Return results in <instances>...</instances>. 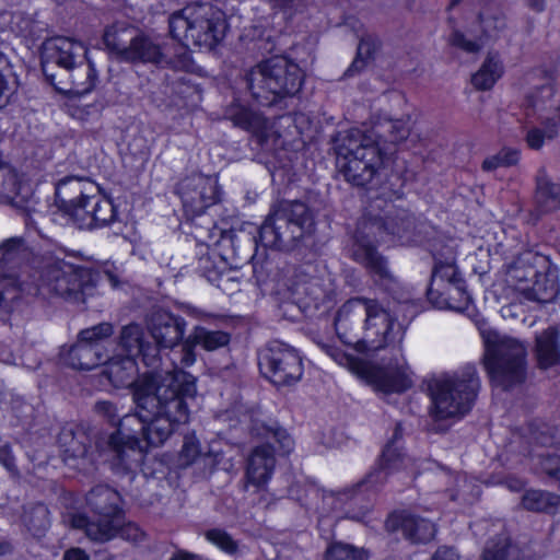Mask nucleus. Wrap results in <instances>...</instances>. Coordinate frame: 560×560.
Here are the masks:
<instances>
[{
    "label": "nucleus",
    "mask_w": 560,
    "mask_h": 560,
    "mask_svg": "<svg viewBox=\"0 0 560 560\" xmlns=\"http://www.w3.org/2000/svg\"><path fill=\"white\" fill-rule=\"evenodd\" d=\"M485 345L483 365L491 382L509 389L525 380L526 347L517 339L491 329H480Z\"/></svg>",
    "instance_id": "obj_8"
},
{
    "label": "nucleus",
    "mask_w": 560,
    "mask_h": 560,
    "mask_svg": "<svg viewBox=\"0 0 560 560\" xmlns=\"http://www.w3.org/2000/svg\"><path fill=\"white\" fill-rule=\"evenodd\" d=\"M503 166H512L517 163L520 159V152L515 149L505 148L499 152Z\"/></svg>",
    "instance_id": "obj_61"
},
{
    "label": "nucleus",
    "mask_w": 560,
    "mask_h": 560,
    "mask_svg": "<svg viewBox=\"0 0 560 560\" xmlns=\"http://www.w3.org/2000/svg\"><path fill=\"white\" fill-rule=\"evenodd\" d=\"M320 348L338 364L358 369L368 383L383 393H402L412 385L409 366L404 363L396 366H374L358 362L352 355L342 352L335 346L319 343Z\"/></svg>",
    "instance_id": "obj_11"
},
{
    "label": "nucleus",
    "mask_w": 560,
    "mask_h": 560,
    "mask_svg": "<svg viewBox=\"0 0 560 560\" xmlns=\"http://www.w3.org/2000/svg\"><path fill=\"white\" fill-rule=\"evenodd\" d=\"M103 374L107 377L110 384L115 387H129L137 386L139 383L145 380H152L155 377L163 376V374L144 376L142 380L136 382V377L138 374V366L136 363V359L128 355H116L110 359H106Z\"/></svg>",
    "instance_id": "obj_25"
},
{
    "label": "nucleus",
    "mask_w": 560,
    "mask_h": 560,
    "mask_svg": "<svg viewBox=\"0 0 560 560\" xmlns=\"http://www.w3.org/2000/svg\"><path fill=\"white\" fill-rule=\"evenodd\" d=\"M48 81L60 93L82 96L95 88L97 71L94 63L86 56L82 61L74 63L68 69L49 73Z\"/></svg>",
    "instance_id": "obj_16"
},
{
    "label": "nucleus",
    "mask_w": 560,
    "mask_h": 560,
    "mask_svg": "<svg viewBox=\"0 0 560 560\" xmlns=\"http://www.w3.org/2000/svg\"><path fill=\"white\" fill-rule=\"evenodd\" d=\"M504 74V65L498 52H488L480 68L471 75V84L478 91H489Z\"/></svg>",
    "instance_id": "obj_33"
},
{
    "label": "nucleus",
    "mask_w": 560,
    "mask_h": 560,
    "mask_svg": "<svg viewBox=\"0 0 560 560\" xmlns=\"http://www.w3.org/2000/svg\"><path fill=\"white\" fill-rule=\"evenodd\" d=\"M560 498L542 490H528L522 497L524 509L533 512H548L559 504Z\"/></svg>",
    "instance_id": "obj_44"
},
{
    "label": "nucleus",
    "mask_w": 560,
    "mask_h": 560,
    "mask_svg": "<svg viewBox=\"0 0 560 560\" xmlns=\"http://www.w3.org/2000/svg\"><path fill=\"white\" fill-rule=\"evenodd\" d=\"M258 364L261 373L277 386L298 383L304 372L298 350L280 341H272L260 351Z\"/></svg>",
    "instance_id": "obj_12"
},
{
    "label": "nucleus",
    "mask_w": 560,
    "mask_h": 560,
    "mask_svg": "<svg viewBox=\"0 0 560 560\" xmlns=\"http://www.w3.org/2000/svg\"><path fill=\"white\" fill-rule=\"evenodd\" d=\"M63 560H90V557L83 549L73 547L65 551Z\"/></svg>",
    "instance_id": "obj_62"
},
{
    "label": "nucleus",
    "mask_w": 560,
    "mask_h": 560,
    "mask_svg": "<svg viewBox=\"0 0 560 560\" xmlns=\"http://www.w3.org/2000/svg\"><path fill=\"white\" fill-rule=\"evenodd\" d=\"M171 35L184 46L213 49L225 36L224 13L210 3H195L171 14Z\"/></svg>",
    "instance_id": "obj_5"
},
{
    "label": "nucleus",
    "mask_w": 560,
    "mask_h": 560,
    "mask_svg": "<svg viewBox=\"0 0 560 560\" xmlns=\"http://www.w3.org/2000/svg\"><path fill=\"white\" fill-rule=\"evenodd\" d=\"M125 61L150 62L160 66L172 63L167 59L163 47L153 42L150 37L138 33L135 36L130 50L127 52Z\"/></svg>",
    "instance_id": "obj_31"
},
{
    "label": "nucleus",
    "mask_w": 560,
    "mask_h": 560,
    "mask_svg": "<svg viewBox=\"0 0 560 560\" xmlns=\"http://www.w3.org/2000/svg\"><path fill=\"white\" fill-rule=\"evenodd\" d=\"M114 332L109 323H101L93 327L83 329L78 336V340L89 343L93 348H104L102 342L109 338Z\"/></svg>",
    "instance_id": "obj_48"
},
{
    "label": "nucleus",
    "mask_w": 560,
    "mask_h": 560,
    "mask_svg": "<svg viewBox=\"0 0 560 560\" xmlns=\"http://www.w3.org/2000/svg\"><path fill=\"white\" fill-rule=\"evenodd\" d=\"M231 341V335L223 330H211L205 326H195L188 337L183 341L179 363L190 366L196 362V346L206 351H215L226 347Z\"/></svg>",
    "instance_id": "obj_22"
},
{
    "label": "nucleus",
    "mask_w": 560,
    "mask_h": 560,
    "mask_svg": "<svg viewBox=\"0 0 560 560\" xmlns=\"http://www.w3.org/2000/svg\"><path fill=\"white\" fill-rule=\"evenodd\" d=\"M402 438V430L400 424H397L393 434L392 440L385 445L377 467L372 470L363 483L370 488H377L387 480V476L390 472L405 469L410 464V458L402 452L400 440Z\"/></svg>",
    "instance_id": "obj_19"
},
{
    "label": "nucleus",
    "mask_w": 560,
    "mask_h": 560,
    "mask_svg": "<svg viewBox=\"0 0 560 560\" xmlns=\"http://www.w3.org/2000/svg\"><path fill=\"white\" fill-rule=\"evenodd\" d=\"M380 228L399 240L410 241L415 230V218L404 209H390L380 220Z\"/></svg>",
    "instance_id": "obj_36"
},
{
    "label": "nucleus",
    "mask_w": 560,
    "mask_h": 560,
    "mask_svg": "<svg viewBox=\"0 0 560 560\" xmlns=\"http://www.w3.org/2000/svg\"><path fill=\"white\" fill-rule=\"evenodd\" d=\"M107 359L104 348H93L78 340L69 350L67 361L69 365L78 370H92L101 365Z\"/></svg>",
    "instance_id": "obj_34"
},
{
    "label": "nucleus",
    "mask_w": 560,
    "mask_h": 560,
    "mask_svg": "<svg viewBox=\"0 0 560 560\" xmlns=\"http://www.w3.org/2000/svg\"><path fill=\"white\" fill-rule=\"evenodd\" d=\"M522 294L529 301L539 303L552 302L559 294L558 283L546 273L538 272L528 285H522Z\"/></svg>",
    "instance_id": "obj_40"
},
{
    "label": "nucleus",
    "mask_w": 560,
    "mask_h": 560,
    "mask_svg": "<svg viewBox=\"0 0 560 560\" xmlns=\"http://www.w3.org/2000/svg\"><path fill=\"white\" fill-rule=\"evenodd\" d=\"M16 89V81L14 75H7L0 78V108L3 107L13 95Z\"/></svg>",
    "instance_id": "obj_56"
},
{
    "label": "nucleus",
    "mask_w": 560,
    "mask_h": 560,
    "mask_svg": "<svg viewBox=\"0 0 560 560\" xmlns=\"http://www.w3.org/2000/svg\"><path fill=\"white\" fill-rule=\"evenodd\" d=\"M196 395V377L178 368L139 383L133 388L138 411L118 419L117 436L126 440L130 448H141L142 441L150 446L162 445L189 422L190 401Z\"/></svg>",
    "instance_id": "obj_1"
},
{
    "label": "nucleus",
    "mask_w": 560,
    "mask_h": 560,
    "mask_svg": "<svg viewBox=\"0 0 560 560\" xmlns=\"http://www.w3.org/2000/svg\"><path fill=\"white\" fill-rule=\"evenodd\" d=\"M137 32L135 27L125 23L114 24L105 31L104 44L121 60H126Z\"/></svg>",
    "instance_id": "obj_37"
},
{
    "label": "nucleus",
    "mask_w": 560,
    "mask_h": 560,
    "mask_svg": "<svg viewBox=\"0 0 560 560\" xmlns=\"http://www.w3.org/2000/svg\"><path fill=\"white\" fill-rule=\"evenodd\" d=\"M314 217L301 201H281L273 206L258 233L262 246L291 250L313 232Z\"/></svg>",
    "instance_id": "obj_6"
},
{
    "label": "nucleus",
    "mask_w": 560,
    "mask_h": 560,
    "mask_svg": "<svg viewBox=\"0 0 560 560\" xmlns=\"http://www.w3.org/2000/svg\"><path fill=\"white\" fill-rule=\"evenodd\" d=\"M116 536H119L127 541L137 544L144 539L145 534L137 524L132 522H125L124 516L118 526Z\"/></svg>",
    "instance_id": "obj_50"
},
{
    "label": "nucleus",
    "mask_w": 560,
    "mask_h": 560,
    "mask_svg": "<svg viewBox=\"0 0 560 560\" xmlns=\"http://www.w3.org/2000/svg\"><path fill=\"white\" fill-rule=\"evenodd\" d=\"M177 191L184 208L192 215L202 214L207 208L219 200L217 179L202 174H192L182 179Z\"/></svg>",
    "instance_id": "obj_15"
},
{
    "label": "nucleus",
    "mask_w": 560,
    "mask_h": 560,
    "mask_svg": "<svg viewBox=\"0 0 560 560\" xmlns=\"http://www.w3.org/2000/svg\"><path fill=\"white\" fill-rule=\"evenodd\" d=\"M97 275L89 267L55 256L43 259L36 277L22 291L43 300L83 304L94 295Z\"/></svg>",
    "instance_id": "obj_3"
},
{
    "label": "nucleus",
    "mask_w": 560,
    "mask_h": 560,
    "mask_svg": "<svg viewBox=\"0 0 560 560\" xmlns=\"http://www.w3.org/2000/svg\"><path fill=\"white\" fill-rule=\"evenodd\" d=\"M431 560H460V556L455 548L441 546L433 553Z\"/></svg>",
    "instance_id": "obj_60"
},
{
    "label": "nucleus",
    "mask_w": 560,
    "mask_h": 560,
    "mask_svg": "<svg viewBox=\"0 0 560 560\" xmlns=\"http://www.w3.org/2000/svg\"><path fill=\"white\" fill-rule=\"evenodd\" d=\"M0 201L5 202L30 218L37 200L30 184L19 179L13 168L0 164Z\"/></svg>",
    "instance_id": "obj_18"
},
{
    "label": "nucleus",
    "mask_w": 560,
    "mask_h": 560,
    "mask_svg": "<svg viewBox=\"0 0 560 560\" xmlns=\"http://www.w3.org/2000/svg\"><path fill=\"white\" fill-rule=\"evenodd\" d=\"M480 560H518V556L505 538H500L487 542Z\"/></svg>",
    "instance_id": "obj_45"
},
{
    "label": "nucleus",
    "mask_w": 560,
    "mask_h": 560,
    "mask_svg": "<svg viewBox=\"0 0 560 560\" xmlns=\"http://www.w3.org/2000/svg\"><path fill=\"white\" fill-rule=\"evenodd\" d=\"M224 115L235 127L249 131L261 139L267 137L268 121L259 113L238 103H233L225 109Z\"/></svg>",
    "instance_id": "obj_30"
},
{
    "label": "nucleus",
    "mask_w": 560,
    "mask_h": 560,
    "mask_svg": "<svg viewBox=\"0 0 560 560\" xmlns=\"http://www.w3.org/2000/svg\"><path fill=\"white\" fill-rule=\"evenodd\" d=\"M186 325L183 317L159 310L150 316L148 328L159 347L172 349L185 340Z\"/></svg>",
    "instance_id": "obj_20"
},
{
    "label": "nucleus",
    "mask_w": 560,
    "mask_h": 560,
    "mask_svg": "<svg viewBox=\"0 0 560 560\" xmlns=\"http://www.w3.org/2000/svg\"><path fill=\"white\" fill-rule=\"evenodd\" d=\"M89 201L92 202L93 206V215L92 220L84 217L82 218L84 226L100 228L115 220V207L109 199L103 198L94 192Z\"/></svg>",
    "instance_id": "obj_42"
},
{
    "label": "nucleus",
    "mask_w": 560,
    "mask_h": 560,
    "mask_svg": "<svg viewBox=\"0 0 560 560\" xmlns=\"http://www.w3.org/2000/svg\"><path fill=\"white\" fill-rule=\"evenodd\" d=\"M352 257L355 261L362 264L375 277L376 281L389 283L394 277L387 267L383 256L371 244L357 242L352 250Z\"/></svg>",
    "instance_id": "obj_27"
},
{
    "label": "nucleus",
    "mask_w": 560,
    "mask_h": 560,
    "mask_svg": "<svg viewBox=\"0 0 560 560\" xmlns=\"http://www.w3.org/2000/svg\"><path fill=\"white\" fill-rule=\"evenodd\" d=\"M16 281L12 277L0 278V308L7 306L9 300H14L19 295L16 294Z\"/></svg>",
    "instance_id": "obj_55"
},
{
    "label": "nucleus",
    "mask_w": 560,
    "mask_h": 560,
    "mask_svg": "<svg viewBox=\"0 0 560 560\" xmlns=\"http://www.w3.org/2000/svg\"><path fill=\"white\" fill-rule=\"evenodd\" d=\"M80 229H94L95 226H84L82 218L91 219L93 215V206L92 202L85 200L79 206L73 208V211H69L67 213Z\"/></svg>",
    "instance_id": "obj_54"
},
{
    "label": "nucleus",
    "mask_w": 560,
    "mask_h": 560,
    "mask_svg": "<svg viewBox=\"0 0 560 560\" xmlns=\"http://www.w3.org/2000/svg\"><path fill=\"white\" fill-rule=\"evenodd\" d=\"M246 82L252 96L261 105L270 106L301 90L303 72L294 61L276 56L252 68Z\"/></svg>",
    "instance_id": "obj_7"
},
{
    "label": "nucleus",
    "mask_w": 560,
    "mask_h": 560,
    "mask_svg": "<svg viewBox=\"0 0 560 560\" xmlns=\"http://www.w3.org/2000/svg\"><path fill=\"white\" fill-rule=\"evenodd\" d=\"M26 246L24 238L14 236L4 240L0 244V278L12 277L16 281V294L22 291L27 283L20 282L14 273H7V269L13 270L16 268L25 256Z\"/></svg>",
    "instance_id": "obj_29"
},
{
    "label": "nucleus",
    "mask_w": 560,
    "mask_h": 560,
    "mask_svg": "<svg viewBox=\"0 0 560 560\" xmlns=\"http://www.w3.org/2000/svg\"><path fill=\"white\" fill-rule=\"evenodd\" d=\"M119 346L126 351V355L136 357L147 355L151 349L150 342L145 338V332L139 324H129L121 328L119 335Z\"/></svg>",
    "instance_id": "obj_38"
},
{
    "label": "nucleus",
    "mask_w": 560,
    "mask_h": 560,
    "mask_svg": "<svg viewBox=\"0 0 560 560\" xmlns=\"http://www.w3.org/2000/svg\"><path fill=\"white\" fill-rule=\"evenodd\" d=\"M337 337L359 352H375L400 343L405 331L396 318L375 299L357 296L346 301L336 312Z\"/></svg>",
    "instance_id": "obj_2"
},
{
    "label": "nucleus",
    "mask_w": 560,
    "mask_h": 560,
    "mask_svg": "<svg viewBox=\"0 0 560 560\" xmlns=\"http://www.w3.org/2000/svg\"><path fill=\"white\" fill-rule=\"evenodd\" d=\"M21 521L33 537L40 538L50 526L49 510L42 503L25 505Z\"/></svg>",
    "instance_id": "obj_39"
},
{
    "label": "nucleus",
    "mask_w": 560,
    "mask_h": 560,
    "mask_svg": "<svg viewBox=\"0 0 560 560\" xmlns=\"http://www.w3.org/2000/svg\"><path fill=\"white\" fill-rule=\"evenodd\" d=\"M276 467L275 450L271 445L265 444L255 447L248 456L246 466L245 490L253 487L257 492H265Z\"/></svg>",
    "instance_id": "obj_21"
},
{
    "label": "nucleus",
    "mask_w": 560,
    "mask_h": 560,
    "mask_svg": "<svg viewBox=\"0 0 560 560\" xmlns=\"http://www.w3.org/2000/svg\"><path fill=\"white\" fill-rule=\"evenodd\" d=\"M542 258L533 252L521 254L512 264L508 266L506 281L522 293V285H528L534 278L538 277V262Z\"/></svg>",
    "instance_id": "obj_28"
},
{
    "label": "nucleus",
    "mask_w": 560,
    "mask_h": 560,
    "mask_svg": "<svg viewBox=\"0 0 560 560\" xmlns=\"http://www.w3.org/2000/svg\"><path fill=\"white\" fill-rule=\"evenodd\" d=\"M337 166L346 180L355 185L369 184L383 167L389 148H381L373 135L353 128L341 131L335 138Z\"/></svg>",
    "instance_id": "obj_4"
},
{
    "label": "nucleus",
    "mask_w": 560,
    "mask_h": 560,
    "mask_svg": "<svg viewBox=\"0 0 560 560\" xmlns=\"http://www.w3.org/2000/svg\"><path fill=\"white\" fill-rule=\"evenodd\" d=\"M378 48L380 40L376 36L371 34L362 36L358 45L357 57L345 72V75L352 77L360 73L374 59Z\"/></svg>",
    "instance_id": "obj_41"
},
{
    "label": "nucleus",
    "mask_w": 560,
    "mask_h": 560,
    "mask_svg": "<svg viewBox=\"0 0 560 560\" xmlns=\"http://www.w3.org/2000/svg\"><path fill=\"white\" fill-rule=\"evenodd\" d=\"M200 455V445L199 441L192 436L188 435L184 439V444L182 446L179 458L184 465L192 464Z\"/></svg>",
    "instance_id": "obj_51"
},
{
    "label": "nucleus",
    "mask_w": 560,
    "mask_h": 560,
    "mask_svg": "<svg viewBox=\"0 0 560 560\" xmlns=\"http://www.w3.org/2000/svg\"><path fill=\"white\" fill-rule=\"evenodd\" d=\"M534 354L539 369L560 363V327L549 326L535 336Z\"/></svg>",
    "instance_id": "obj_26"
},
{
    "label": "nucleus",
    "mask_w": 560,
    "mask_h": 560,
    "mask_svg": "<svg viewBox=\"0 0 560 560\" xmlns=\"http://www.w3.org/2000/svg\"><path fill=\"white\" fill-rule=\"evenodd\" d=\"M325 558L326 560H366L368 555L362 548L338 541L327 548Z\"/></svg>",
    "instance_id": "obj_46"
},
{
    "label": "nucleus",
    "mask_w": 560,
    "mask_h": 560,
    "mask_svg": "<svg viewBox=\"0 0 560 560\" xmlns=\"http://www.w3.org/2000/svg\"><path fill=\"white\" fill-rule=\"evenodd\" d=\"M479 386L480 382L474 368H467L462 374L432 378L428 389L433 417L442 420L466 415L472 407Z\"/></svg>",
    "instance_id": "obj_9"
},
{
    "label": "nucleus",
    "mask_w": 560,
    "mask_h": 560,
    "mask_svg": "<svg viewBox=\"0 0 560 560\" xmlns=\"http://www.w3.org/2000/svg\"><path fill=\"white\" fill-rule=\"evenodd\" d=\"M95 184L84 177L67 176L56 184V203L66 214L96 192Z\"/></svg>",
    "instance_id": "obj_23"
},
{
    "label": "nucleus",
    "mask_w": 560,
    "mask_h": 560,
    "mask_svg": "<svg viewBox=\"0 0 560 560\" xmlns=\"http://www.w3.org/2000/svg\"><path fill=\"white\" fill-rule=\"evenodd\" d=\"M501 166H503V163L499 152L495 155H491L485 159V161L482 162V170L487 172L494 171Z\"/></svg>",
    "instance_id": "obj_63"
},
{
    "label": "nucleus",
    "mask_w": 560,
    "mask_h": 560,
    "mask_svg": "<svg viewBox=\"0 0 560 560\" xmlns=\"http://www.w3.org/2000/svg\"><path fill=\"white\" fill-rule=\"evenodd\" d=\"M273 438L276 442L279 444V450L283 454H289L293 450V440L292 438L287 433L285 430L278 429L273 432Z\"/></svg>",
    "instance_id": "obj_59"
},
{
    "label": "nucleus",
    "mask_w": 560,
    "mask_h": 560,
    "mask_svg": "<svg viewBox=\"0 0 560 560\" xmlns=\"http://www.w3.org/2000/svg\"><path fill=\"white\" fill-rule=\"evenodd\" d=\"M541 469L560 483V457L558 455L547 456L541 459Z\"/></svg>",
    "instance_id": "obj_57"
},
{
    "label": "nucleus",
    "mask_w": 560,
    "mask_h": 560,
    "mask_svg": "<svg viewBox=\"0 0 560 560\" xmlns=\"http://www.w3.org/2000/svg\"><path fill=\"white\" fill-rule=\"evenodd\" d=\"M536 201L545 210L560 209V184L546 177L537 179Z\"/></svg>",
    "instance_id": "obj_43"
},
{
    "label": "nucleus",
    "mask_w": 560,
    "mask_h": 560,
    "mask_svg": "<svg viewBox=\"0 0 560 560\" xmlns=\"http://www.w3.org/2000/svg\"><path fill=\"white\" fill-rule=\"evenodd\" d=\"M59 444L69 458L89 459L92 436L82 427L65 428L59 434Z\"/></svg>",
    "instance_id": "obj_32"
},
{
    "label": "nucleus",
    "mask_w": 560,
    "mask_h": 560,
    "mask_svg": "<svg viewBox=\"0 0 560 560\" xmlns=\"http://www.w3.org/2000/svg\"><path fill=\"white\" fill-rule=\"evenodd\" d=\"M429 299L439 307H454L452 300L457 296L467 301L465 282L454 261H436L428 289Z\"/></svg>",
    "instance_id": "obj_14"
},
{
    "label": "nucleus",
    "mask_w": 560,
    "mask_h": 560,
    "mask_svg": "<svg viewBox=\"0 0 560 560\" xmlns=\"http://www.w3.org/2000/svg\"><path fill=\"white\" fill-rule=\"evenodd\" d=\"M307 284L308 285L305 288V293L312 295L314 300H322L323 296L318 290L319 280L312 278Z\"/></svg>",
    "instance_id": "obj_64"
},
{
    "label": "nucleus",
    "mask_w": 560,
    "mask_h": 560,
    "mask_svg": "<svg viewBox=\"0 0 560 560\" xmlns=\"http://www.w3.org/2000/svg\"><path fill=\"white\" fill-rule=\"evenodd\" d=\"M373 135L381 147V143L392 145L406 141L410 135L409 121L405 119H384L377 122L372 130H365Z\"/></svg>",
    "instance_id": "obj_35"
},
{
    "label": "nucleus",
    "mask_w": 560,
    "mask_h": 560,
    "mask_svg": "<svg viewBox=\"0 0 560 560\" xmlns=\"http://www.w3.org/2000/svg\"><path fill=\"white\" fill-rule=\"evenodd\" d=\"M85 503L96 520L91 521L83 514H74L70 518L71 526L83 529L94 541L105 542L115 538L124 517L119 492L108 486L98 485L88 492Z\"/></svg>",
    "instance_id": "obj_10"
},
{
    "label": "nucleus",
    "mask_w": 560,
    "mask_h": 560,
    "mask_svg": "<svg viewBox=\"0 0 560 560\" xmlns=\"http://www.w3.org/2000/svg\"><path fill=\"white\" fill-rule=\"evenodd\" d=\"M86 47L69 37L51 38L45 44L42 68L45 77L49 80V73L65 70L80 62L86 57Z\"/></svg>",
    "instance_id": "obj_17"
},
{
    "label": "nucleus",
    "mask_w": 560,
    "mask_h": 560,
    "mask_svg": "<svg viewBox=\"0 0 560 560\" xmlns=\"http://www.w3.org/2000/svg\"><path fill=\"white\" fill-rule=\"evenodd\" d=\"M553 96L552 85L546 84L528 97L530 106L542 112L539 116L542 127L529 129L526 136V142L530 149L538 150L544 145L545 140H552L558 136L560 130V102H555Z\"/></svg>",
    "instance_id": "obj_13"
},
{
    "label": "nucleus",
    "mask_w": 560,
    "mask_h": 560,
    "mask_svg": "<svg viewBox=\"0 0 560 560\" xmlns=\"http://www.w3.org/2000/svg\"><path fill=\"white\" fill-rule=\"evenodd\" d=\"M450 43L453 46L458 47L462 50L469 52V54L477 52L482 47V42L480 39H469L466 37L465 34H463L458 31L454 32L451 35Z\"/></svg>",
    "instance_id": "obj_52"
},
{
    "label": "nucleus",
    "mask_w": 560,
    "mask_h": 560,
    "mask_svg": "<svg viewBox=\"0 0 560 560\" xmlns=\"http://www.w3.org/2000/svg\"><path fill=\"white\" fill-rule=\"evenodd\" d=\"M206 539L228 555H235L238 550L237 541L222 528H211L205 532Z\"/></svg>",
    "instance_id": "obj_49"
},
{
    "label": "nucleus",
    "mask_w": 560,
    "mask_h": 560,
    "mask_svg": "<svg viewBox=\"0 0 560 560\" xmlns=\"http://www.w3.org/2000/svg\"><path fill=\"white\" fill-rule=\"evenodd\" d=\"M0 465L3 466L11 475H18L15 458L9 444L0 446Z\"/></svg>",
    "instance_id": "obj_58"
},
{
    "label": "nucleus",
    "mask_w": 560,
    "mask_h": 560,
    "mask_svg": "<svg viewBox=\"0 0 560 560\" xmlns=\"http://www.w3.org/2000/svg\"><path fill=\"white\" fill-rule=\"evenodd\" d=\"M479 22L487 36H493L505 28V15L499 8H489L479 14Z\"/></svg>",
    "instance_id": "obj_47"
},
{
    "label": "nucleus",
    "mask_w": 560,
    "mask_h": 560,
    "mask_svg": "<svg viewBox=\"0 0 560 560\" xmlns=\"http://www.w3.org/2000/svg\"><path fill=\"white\" fill-rule=\"evenodd\" d=\"M386 526L389 530H400L412 544H427L436 533L435 524L430 520L408 513L392 515Z\"/></svg>",
    "instance_id": "obj_24"
},
{
    "label": "nucleus",
    "mask_w": 560,
    "mask_h": 560,
    "mask_svg": "<svg viewBox=\"0 0 560 560\" xmlns=\"http://www.w3.org/2000/svg\"><path fill=\"white\" fill-rule=\"evenodd\" d=\"M94 411L100 417L116 425L119 419L117 406L109 400H100L94 405Z\"/></svg>",
    "instance_id": "obj_53"
}]
</instances>
